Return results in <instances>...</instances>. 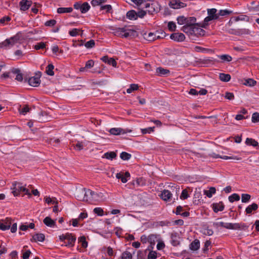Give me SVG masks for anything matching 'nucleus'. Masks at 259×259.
Wrapping results in <instances>:
<instances>
[{
  "label": "nucleus",
  "instance_id": "59",
  "mask_svg": "<svg viewBox=\"0 0 259 259\" xmlns=\"http://www.w3.org/2000/svg\"><path fill=\"white\" fill-rule=\"evenodd\" d=\"M157 257V253L156 251H151L148 254V259H156Z\"/></svg>",
  "mask_w": 259,
  "mask_h": 259
},
{
  "label": "nucleus",
  "instance_id": "44",
  "mask_svg": "<svg viewBox=\"0 0 259 259\" xmlns=\"http://www.w3.org/2000/svg\"><path fill=\"white\" fill-rule=\"evenodd\" d=\"M139 86L137 84H132L130 88L127 89L126 92L127 93L130 94L134 91H136L138 89Z\"/></svg>",
  "mask_w": 259,
  "mask_h": 259
},
{
  "label": "nucleus",
  "instance_id": "49",
  "mask_svg": "<svg viewBox=\"0 0 259 259\" xmlns=\"http://www.w3.org/2000/svg\"><path fill=\"white\" fill-rule=\"evenodd\" d=\"M94 212L98 215L102 216L104 214V211L101 207H96L94 209Z\"/></svg>",
  "mask_w": 259,
  "mask_h": 259
},
{
  "label": "nucleus",
  "instance_id": "21",
  "mask_svg": "<svg viewBox=\"0 0 259 259\" xmlns=\"http://www.w3.org/2000/svg\"><path fill=\"white\" fill-rule=\"evenodd\" d=\"M170 71L168 69H164L162 67H159L156 68V73L159 76H163L168 74Z\"/></svg>",
  "mask_w": 259,
  "mask_h": 259
},
{
  "label": "nucleus",
  "instance_id": "4",
  "mask_svg": "<svg viewBox=\"0 0 259 259\" xmlns=\"http://www.w3.org/2000/svg\"><path fill=\"white\" fill-rule=\"evenodd\" d=\"M169 6L174 9H178L186 7L187 5L180 0H171L169 3Z\"/></svg>",
  "mask_w": 259,
  "mask_h": 259
},
{
  "label": "nucleus",
  "instance_id": "18",
  "mask_svg": "<svg viewBox=\"0 0 259 259\" xmlns=\"http://www.w3.org/2000/svg\"><path fill=\"white\" fill-rule=\"evenodd\" d=\"M245 144L247 145L252 146L254 147H255L256 149H258L259 148L258 142L254 139H253L252 138H247L246 139Z\"/></svg>",
  "mask_w": 259,
  "mask_h": 259
},
{
  "label": "nucleus",
  "instance_id": "48",
  "mask_svg": "<svg viewBox=\"0 0 259 259\" xmlns=\"http://www.w3.org/2000/svg\"><path fill=\"white\" fill-rule=\"evenodd\" d=\"M121 259H132V255L128 251H124L122 253Z\"/></svg>",
  "mask_w": 259,
  "mask_h": 259
},
{
  "label": "nucleus",
  "instance_id": "7",
  "mask_svg": "<svg viewBox=\"0 0 259 259\" xmlns=\"http://www.w3.org/2000/svg\"><path fill=\"white\" fill-rule=\"evenodd\" d=\"M18 39L16 36L7 39L1 44L2 47H12L18 42Z\"/></svg>",
  "mask_w": 259,
  "mask_h": 259
},
{
  "label": "nucleus",
  "instance_id": "14",
  "mask_svg": "<svg viewBox=\"0 0 259 259\" xmlns=\"http://www.w3.org/2000/svg\"><path fill=\"white\" fill-rule=\"evenodd\" d=\"M110 30L113 31L112 33L113 34L117 36H120L122 37V35L123 33V32L125 31V28H118V27H115L113 26H111L110 27Z\"/></svg>",
  "mask_w": 259,
  "mask_h": 259
},
{
  "label": "nucleus",
  "instance_id": "26",
  "mask_svg": "<svg viewBox=\"0 0 259 259\" xmlns=\"http://www.w3.org/2000/svg\"><path fill=\"white\" fill-rule=\"evenodd\" d=\"M199 23H196V18L194 17H190L187 18L186 25L194 26L198 25Z\"/></svg>",
  "mask_w": 259,
  "mask_h": 259
},
{
  "label": "nucleus",
  "instance_id": "28",
  "mask_svg": "<svg viewBox=\"0 0 259 259\" xmlns=\"http://www.w3.org/2000/svg\"><path fill=\"white\" fill-rule=\"evenodd\" d=\"M116 156V153L114 151H111L105 153L102 157L112 160L114 158H115Z\"/></svg>",
  "mask_w": 259,
  "mask_h": 259
},
{
  "label": "nucleus",
  "instance_id": "53",
  "mask_svg": "<svg viewBox=\"0 0 259 259\" xmlns=\"http://www.w3.org/2000/svg\"><path fill=\"white\" fill-rule=\"evenodd\" d=\"M189 197V195H188V191H187L186 189H184L182 191V193H181V195L180 196V198L181 199H183V200H185V199H186L188 198Z\"/></svg>",
  "mask_w": 259,
  "mask_h": 259
},
{
  "label": "nucleus",
  "instance_id": "31",
  "mask_svg": "<svg viewBox=\"0 0 259 259\" xmlns=\"http://www.w3.org/2000/svg\"><path fill=\"white\" fill-rule=\"evenodd\" d=\"M220 79L224 82H228L231 79V76L229 74L220 73L219 74Z\"/></svg>",
  "mask_w": 259,
  "mask_h": 259
},
{
  "label": "nucleus",
  "instance_id": "61",
  "mask_svg": "<svg viewBox=\"0 0 259 259\" xmlns=\"http://www.w3.org/2000/svg\"><path fill=\"white\" fill-rule=\"evenodd\" d=\"M56 21L54 19L48 20L46 22L45 25L46 26H53L56 24Z\"/></svg>",
  "mask_w": 259,
  "mask_h": 259
},
{
  "label": "nucleus",
  "instance_id": "50",
  "mask_svg": "<svg viewBox=\"0 0 259 259\" xmlns=\"http://www.w3.org/2000/svg\"><path fill=\"white\" fill-rule=\"evenodd\" d=\"M251 121L253 123L257 122L259 121V113L255 112L253 113L252 115Z\"/></svg>",
  "mask_w": 259,
  "mask_h": 259
},
{
  "label": "nucleus",
  "instance_id": "16",
  "mask_svg": "<svg viewBox=\"0 0 259 259\" xmlns=\"http://www.w3.org/2000/svg\"><path fill=\"white\" fill-rule=\"evenodd\" d=\"M116 177L117 179H120L122 183H125L127 181V178L130 177V174L128 171L125 172L124 175L121 172L117 173Z\"/></svg>",
  "mask_w": 259,
  "mask_h": 259
},
{
  "label": "nucleus",
  "instance_id": "19",
  "mask_svg": "<svg viewBox=\"0 0 259 259\" xmlns=\"http://www.w3.org/2000/svg\"><path fill=\"white\" fill-rule=\"evenodd\" d=\"M44 223L47 226L50 227H54L56 226V222L54 220H52L50 217H46L44 221Z\"/></svg>",
  "mask_w": 259,
  "mask_h": 259
},
{
  "label": "nucleus",
  "instance_id": "34",
  "mask_svg": "<svg viewBox=\"0 0 259 259\" xmlns=\"http://www.w3.org/2000/svg\"><path fill=\"white\" fill-rule=\"evenodd\" d=\"M90 8V5L87 2H84L81 4L80 10L82 13H85L89 10Z\"/></svg>",
  "mask_w": 259,
  "mask_h": 259
},
{
  "label": "nucleus",
  "instance_id": "35",
  "mask_svg": "<svg viewBox=\"0 0 259 259\" xmlns=\"http://www.w3.org/2000/svg\"><path fill=\"white\" fill-rule=\"evenodd\" d=\"M54 68V66L52 64H49L46 68V73L50 76H53L54 75V72L53 71V69Z\"/></svg>",
  "mask_w": 259,
  "mask_h": 259
},
{
  "label": "nucleus",
  "instance_id": "51",
  "mask_svg": "<svg viewBox=\"0 0 259 259\" xmlns=\"http://www.w3.org/2000/svg\"><path fill=\"white\" fill-rule=\"evenodd\" d=\"M46 47V43L44 42H40L34 46V49L36 50L42 49Z\"/></svg>",
  "mask_w": 259,
  "mask_h": 259
},
{
  "label": "nucleus",
  "instance_id": "52",
  "mask_svg": "<svg viewBox=\"0 0 259 259\" xmlns=\"http://www.w3.org/2000/svg\"><path fill=\"white\" fill-rule=\"evenodd\" d=\"M167 27L170 31H174L176 29V25L175 22L170 21L168 22Z\"/></svg>",
  "mask_w": 259,
  "mask_h": 259
},
{
  "label": "nucleus",
  "instance_id": "38",
  "mask_svg": "<svg viewBox=\"0 0 259 259\" xmlns=\"http://www.w3.org/2000/svg\"><path fill=\"white\" fill-rule=\"evenodd\" d=\"M131 157V154L126 152H122L120 155V158L123 160H128Z\"/></svg>",
  "mask_w": 259,
  "mask_h": 259
},
{
  "label": "nucleus",
  "instance_id": "57",
  "mask_svg": "<svg viewBox=\"0 0 259 259\" xmlns=\"http://www.w3.org/2000/svg\"><path fill=\"white\" fill-rule=\"evenodd\" d=\"M154 127H150L144 129H141L142 133L143 134H146L147 133H151L154 131Z\"/></svg>",
  "mask_w": 259,
  "mask_h": 259
},
{
  "label": "nucleus",
  "instance_id": "5",
  "mask_svg": "<svg viewBox=\"0 0 259 259\" xmlns=\"http://www.w3.org/2000/svg\"><path fill=\"white\" fill-rule=\"evenodd\" d=\"M140 34L145 39L149 41H154L157 39L156 36L157 34H155V32H149L147 33L146 31H140Z\"/></svg>",
  "mask_w": 259,
  "mask_h": 259
},
{
  "label": "nucleus",
  "instance_id": "32",
  "mask_svg": "<svg viewBox=\"0 0 259 259\" xmlns=\"http://www.w3.org/2000/svg\"><path fill=\"white\" fill-rule=\"evenodd\" d=\"M73 11V9L71 7L69 8H59L57 9V13L59 14H63L66 13H71Z\"/></svg>",
  "mask_w": 259,
  "mask_h": 259
},
{
  "label": "nucleus",
  "instance_id": "1",
  "mask_svg": "<svg viewBox=\"0 0 259 259\" xmlns=\"http://www.w3.org/2000/svg\"><path fill=\"white\" fill-rule=\"evenodd\" d=\"M104 194L100 192H95L90 189L82 188L76 192V197L79 200L88 201L89 200L100 201L104 199Z\"/></svg>",
  "mask_w": 259,
  "mask_h": 259
},
{
  "label": "nucleus",
  "instance_id": "60",
  "mask_svg": "<svg viewBox=\"0 0 259 259\" xmlns=\"http://www.w3.org/2000/svg\"><path fill=\"white\" fill-rule=\"evenodd\" d=\"M225 98L229 100H232L234 99V94L230 92H226Z\"/></svg>",
  "mask_w": 259,
  "mask_h": 259
},
{
  "label": "nucleus",
  "instance_id": "25",
  "mask_svg": "<svg viewBox=\"0 0 259 259\" xmlns=\"http://www.w3.org/2000/svg\"><path fill=\"white\" fill-rule=\"evenodd\" d=\"M192 28L193 26L186 24L182 27L181 30H182L184 32H185L191 37L192 35Z\"/></svg>",
  "mask_w": 259,
  "mask_h": 259
},
{
  "label": "nucleus",
  "instance_id": "22",
  "mask_svg": "<svg viewBox=\"0 0 259 259\" xmlns=\"http://www.w3.org/2000/svg\"><path fill=\"white\" fill-rule=\"evenodd\" d=\"M45 236L42 233H37L33 236L32 238L31 239V241L35 242L40 241L42 242L45 240Z\"/></svg>",
  "mask_w": 259,
  "mask_h": 259
},
{
  "label": "nucleus",
  "instance_id": "58",
  "mask_svg": "<svg viewBox=\"0 0 259 259\" xmlns=\"http://www.w3.org/2000/svg\"><path fill=\"white\" fill-rule=\"evenodd\" d=\"M112 6L110 5H106L104 6H102L100 8V10H105L107 13H109L112 10Z\"/></svg>",
  "mask_w": 259,
  "mask_h": 259
},
{
  "label": "nucleus",
  "instance_id": "30",
  "mask_svg": "<svg viewBox=\"0 0 259 259\" xmlns=\"http://www.w3.org/2000/svg\"><path fill=\"white\" fill-rule=\"evenodd\" d=\"M126 17L130 20L137 19V12L135 10H131L127 12Z\"/></svg>",
  "mask_w": 259,
  "mask_h": 259
},
{
  "label": "nucleus",
  "instance_id": "10",
  "mask_svg": "<svg viewBox=\"0 0 259 259\" xmlns=\"http://www.w3.org/2000/svg\"><path fill=\"white\" fill-rule=\"evenodd\" d=\"M215 59L213 58H206L204 59H199L198 62L204 67H208L210 65L214 64Z\"/></svg>",
  "mask_w": 259,
  "mask_h": 259
},
{
  "label": "nucleus",
  "instance_id": "45",
  "mask_svg": "<svg viewBox=\"0 0 259 259\" xmlns=\"http://www.w3.org/2000/svg\"><path fill=\"white\" fill-rule=\"evenodd\" d=\"M95 45V41L91 39L84 44V46L87 49H91L93 48Z\"/></svg>",
  "mask_w": 259,
  "mask_h": 259
},
{
  "label": "nucleus",
  "instance_id": "40",
  "mask_svg": "<svg viewBox=\"0 0 259 259\" xmlns=\"http://www.w3.org/2000/svg\"><path fill=\"white\" fill-rule=\"evenodd\" d=\"M155 33L157 34L156 36L158 39L163 38L166 36L165 32L162 30H157Z\"/></svg>",
  "mask_w": 259,
  "mask_h": 259
},
{
  "label": "nucleus",
  "instance_id": "24",
  "mask_svg": "<svg viewBox=\"0 0 259 259\" xmlns=\"http://www.w3.org/2000/svg\"><path fill=\"white\" fill-rule=\"evenodd\" d=\"M200 247V242L198 239H195L190 245V249L192 250H197Z\"/></svg>",
  "mask_w": 259,
  "mask_h": 259
},
{
  "label": "nucleus",
  "instance_id": "3",
  "mask_svg": "<svg viewBox=\"0 0 259 259\" xmlns=\"http://www.w3.org/2000/svg\"><path fill=\"white\" fill-rule=\"evenodd\" d=\"M41 75V73L40 72L38 71L36 72L35 76L29 78L28 80L29 84L34 87H38L40 83V77Z\"/></svg>",
  "mask_w": 259,
  "mask_h": 259
},
{
  "label": "nucleus",
  "instance_id": "23",
  "mask_svg": "<svg viewBox=\"0 0 259 259\" xmlns=\"http://www.w3.org/2000/svg\"><path fill=\"white\" fill-rule=\"evenodd\" d=\"M13 74H16V79L19 81H22L23 80V75L21 73L20 70L17 68H13L12 70Z\"/></svg>",
  "mask_w": 259,
  "mask_h": 259
},
{
  "label": "nucleus",
  "instance_id": "41",
  "mask_svg": "<svg viewBox=\"0 0 259 259\" xmlns=\"http://www.w3.org/2000/svg\"><path fill=\"white\" fill-rule=\"evenodd\" d=\"M256 84V81L253 79L248 78L245 80V82L244 84L253 87Z\"/></svg>",
  "mask_w": 259,
  "mask_h": 259
},
{
  "label": "nucleus",
  "instance_id": "55",
  "mask_svg": "<svg viewBox=\"0 0 259 259\" xmlns=\"http://www.w3.org/2000/svg\"><path fill=\"white\" fill-rule=\"evenodd\" d=\"M213 231L212 229H209L208 227L204 229L203 231V234L205 235L211 236L213 234Z\"/></svg>",
  "mask_w": 259,
  "mask_h": 259
},
{
  "label": "nucleus",
  "instance_id": "12",
  "mask_svg": "<svg viewBox=\"0 0 259 259\" xmlns=\"http://www.w3.org/2000/svg\"><path fill=\"white\" fill-rule=\"evenodd\" d=\"M32 2L28 0H22L19 3L20 9L25 11L28 10L31 6Z\"/></svg>",
  "mask_w": 259,
  "mask_h": 259
},
{
  "label": "nucleus",
  "instance_id": "9",
  "mask_svg": "<svg viewBox=\"0 0 259 259\" xmlns=\"http://www.w3.org/2000/svg\"><path fill=\"white\" fill-rule=\"evenodd\" d=\"M131 130L123 129L121 128H112L109 130V133L111 135H119L120 134H126L132 132Z\"/></svg>",
  "mask_w": 259,
  "mask_h": 259
},
{
  "label": "nucleus",
  "instance_id": "17",
  "mask_svg": "<svg viewBox=\"0 0 259 259\" xmlns=\"http://www.w3.org/2000/svg\"><path fill=\"white\" fill-rule=\"evenodd\" d=\"M212 208L215 212H218L219 211H223L224 209V205L222 202L213 203Z\"/></svg>",
  "mask_w": 259,
  "mask_h": 259
},
{
  "label": "nucleus",
  "instance_id": "47",
  "mask_svg": "<svg viewBox=\"0 0 259 259\" xmlns=\"http://www.w3.org/2000/svg\"><path fill=\"white\" fill-rule=\"evenodd\" d=\"M107 0H93L91 2V4L93 7L100 5L102 3H106Z\"/></svg>",
  "mask_w": 259,
  "mask_h": 259
},
{
  "label": "nucleus",
  "instance_id": "43",
  "mask_svg": "<svg viewBox=\"0 0 259 259\" xmlns=\"http://www.w3.org/2000/svg\"><path fill=\"white\" fill-rule=\"evenodd\" d=\"M187 18L183 16H179L177 18L178 23L180 25L186 24Z\"/></svg>",
  "mask_w": 259,
  "mask_h": 259
},
{
  "label": "nucleus",
  "instance_id": "33",
  "mask_svg": "<svg viewBox=\"0 0 259 259\" xmlns=\"http://www.w3.org/2000/svg\"><path fill=\"white\" fill-rule=\"evenodd\" d=\"M217 9L214 8L207 9V13L209 16H212L216 19H219V15L217 14Z\"/></svg>",
  "mask_w": 259,
  "mask_h": 259
},
{
  "label": "nucleus",
  "instance_id": "54",
  "mask_svg": "<svg viewBox=\"0 0 259 259\" xmlns=\"http://www.w3.org/2000/svg\"><path fill=\"white\" fill-rule=\"evenodd\" d=\"M232 13V11L227 10H221L218 13L219 15V17L220 16H226Z\"/></svg>",
  "mask_w": 259,
  "mask_h": 259
},
{
  "label": "nucleus",
  "instance_id": "2",
  "mask_svg": "<svg viewBox=\"0 0 259 259\" xmlns=\"http://www.w3.org/2000/svg\"><path fill=\"white\" fill-rule=\"evenodd\" d=\"M201 24L200 23L198 25H195L193 26L192 31V35L191 36V38L193 39L194 37H199L203 36L205 35V31L202 29L200 25Z\"/></svg>",
  "mask_w": 259,
  "mask_h": 259
},
{
  "label": "nucleus",
  "instance_id": "13",
  "mask_svg": "<svg viewBox=\"0 0 259 259\" xmlns=\"http://www.w3.org/2000/svg\"><path fill=\"white\" fill-rule=\"evenodd\" d=\"M170 38L177 41H183L185 39V36L182 33H174L170 35Z\"/></svg>",
  "mask_w": 259,
  "mask_h": 259
},
{
  "label": "nucleus",
  "instance_id": "36",
  "mask_svg": "<svg viewBox=\"0 0 259 259\" xmlns=\"http://www.w3.org/2000/svg\"><path fill=\"white\" fill-rule=\"evenodd\" d=\"M216 190L214 187H210L208 190H204V194L208 197L210 198L215 193Z\"/></svg>",
  "mask_w": 259,
  "mask_h": 259
},
{
  "label": "nucleus",
  "instance_id": "8",
  "mask_svg": "<svg viewBox=\"0 0 259 259\" xmlns=\"http://www.w3.org/2000/svg\"><path fill=\"white\" fill-rule=\"evenodd\" d=\"M12 193L15 196H18L21 192H22L24 187L22 184L18 182H14L13 184Z\"/></svg>",
  "mask_w": 259,
  "mask_h": 259
},
{
  "label": "nucleus",
  "instance_id": "27",
  "mask_svg": "<svg viewBox=\"0 0 259 259\" xmlns=\"http://www.w3.org/2000/svg\"><path fill=\"white\" fill-rule=\"evenodd\" d=\"M258 208V205L256 203H252L251 205H248L245 209V211L247 214H251L253 210H256Z\"/></svg>",
  "mask_w": 259,
  "mask_h": 259
},
{
  "label": "nucleus",
  "instance_id": "37",
  "mask_svg": "<svg viewBox=\"0 0 259 259\" xmlns=\"http://www.w3.org/2000/svg\"><path fill=\"white\" fill-rule=\"evenodd\" d=\"M218 58L223 60V62H229L232 61V58L231 56L227 54L218 55Z\"/></svg>",
  "mask_w": 259,
  "mask_h": 259
},
{
  "label": "nucleus",
  "instance_id": "64",
  "mask_svg": "<svg viewBox=\"0 0 259 259\" xmlns=\"http://www.w3.org/2000/svg\"><path fill=\"white\" fill-rule=\"evenodd\" d=\"M94 61L93 60L88 61L85 63V67L87 68H91L94 66Z\"/></svg>",
  "mask_w": 259,
  "mask_h": 259
},
{
  "label": "nucleus",
  "instance_id": "56",
  "mask_svg": "<svg viewBox=\"0 0 259 259\" xmlns=\"http://www.w3.org/2000/svg\"><path fill=\"white\" fill-rule=\"evenodd\" d=\"M11 18L9 16H5L0 19V23L2 24L5 25L6 22H9Z\"/></svg>",
  "mask_w": 259,
  "mask_h": 259
},
{
  "label": "nucleus",
  "instance_id": "6",
  "mask_svg": "<svg viewBox=\"0 0 259 259\" xmlns=\"http://www.w3.org/2000/svg\"><path fill=\"white\" fill-rule=\"evenodd\" d=\"M12 219L7 218L5 220H0V229L3 231L9 230L12 224Z\"/></svg>",
  "mask_w": 259,
  "mask_h": 259
},
{
  "label": "nucleus",
  "instance_id": "39",
  "mask_svg": "<svg viewBox=\"0 0 259 259\" xmlns=\"http://www.w3.org/2000/svg\"><path fill=\"white\" fill-rule=\"evenodd\" d=\"M240 196L236 193H234L229 197V200L230 202H233L234 201H239Z\"/></svg>",
  "mask_w": 259,
  "mask_h": 259
},
{
  "label": "nucleus",
  "instance_id": "62",
  "mask_svg": "<svg viewBox=\"0 0 259 259\" xmlns=\"http://www.w3.org/2000/svg\"><path fill=\"white\" fill-rule=\"evenodd\" d=\"M195 50L197 52H208V51H210L209 49H205V48H202V47H201L199 46H196L195 48Z\"/></svg>",
  "mask_w": 259,
  "mask_h": 259
},
{
  "label": "nucleus",
  "instance_id": "46",
  "mask_svg": "<svg viewBox=\"0 0 259 259\" xmlns=\"http://www.w3.org/2000/svg\"><path fill=\"white\" fill-rule=\"evenodd\" d=\"M79 241L81 243V246L83 248H86L88 246V242L86 241L85 237L84 236H81L79 238Z\"/></svg>",
  "mask_w": 259,
  "mask_h": 259
},
{
  "label": "nucleus",
  "instance_id": "15",
  "mask_svg": "<svg viewBox=\"0 0 259 259\" xmlns=\"http://www.w3.org/2000/svg\"><path fill=\"white\" fill-rule=\"evenodd\" d=\"M171 197L172 194L167 190H164L161 192L160 194L161 198L165 201H169L171 199Z\"/></svg>",
  "mask_w": 259,
  "mask_h": 259
},
{
  "label": "nucleus",
  "instance_id": "11",
  "mask_svg": "<svg viewBox=\"0 0 259 259\" xmlns=\"http://www.w3.org/2000/svg\"><path fill=\"white\" fill-rule=\"evenodd\" d=\"M139 36V33L136 31V30H133V29H127L126 30L125 28V31L123 32L122 37H131V38H134L138 37Z\"/></svg>",
  "mask_w": 259,
  "mask_h": 259
},
{
  "label": "nucleus",
  "instance_id": "42",
  "mask_svg": "<svg viewBox=\"0 0 259 259\" xmlns=\"http://www.w3.org/2000/svg\"><path fill=\"white\" fill-rule=\"evenodd\" d=\"M251 196L248 194H242L241 195V201L243 203H246L250 200Z\"/></svg>",
  "mask_w": 259,
  "mask_h": 259
},
{
  "label": "nucleus",
  "instance_id": "20",
  "mask_svg": "<svg viewBox=\"0 0 259 259\" xmlns=\"http://www.w3.org/2000/svg\"><path fill=\"white\" fill-rule=\"evenodd\" d=\"M66 240H68L67 244H66V246H73L74 243L76 240L75 237H74L71 234L69 233L66 234Z\"/></svg>",
  "mask_w": 259,
  "mask_h": 259
},
{
  "label": "nucleus",
  "instance_id": "63",
  "mask_svg": "<svg viewBox=\"0 0 259 259\" xmlns=\"http://www.w3.org/2000/svg\"><path fill=\"white\" fill-rule=\"evenodd\" d=\"M74 147L76 148L78 150L83 149L84 145L83 142L77 141V143L74 145Z\"/></svg>",
  "mask_w": 259,
  "mask_h": 259
},
{
  "label": "nucleus",
  "instance_id": "29",
  "mask_svg": "<svg viewBox=\"0 0 259 259\" xmlns=\"http://www.w3.org/2000/svg\"><path fill=\"white\" fill-rule=\"evenodd\" d=\"M213 20H217L216 19L214 18L212 16H207L204 20L203 22L201 23L200 26H201L202 28H205L208 25V22Z\"/></svg>",
  "mask_w": 259,
  "mask_h": 259
}]
</instances>
